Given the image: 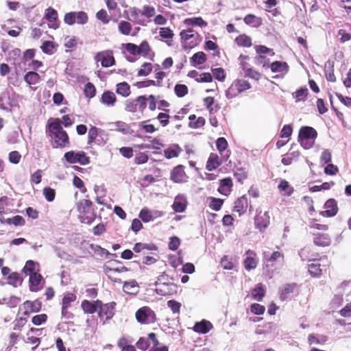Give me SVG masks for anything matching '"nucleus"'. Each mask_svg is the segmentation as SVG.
<instances>
[{
    "label": "nucleus",
    "instance_id": "nucleus-1",
    "mask_svg": "<svg viewBox=\"0 0 351 351\" xmlns=\"http://www.w3.org/2000/svg\"><path fill=\"white\" fill-rule=\"evenodd\" d=\"M45 134L53 148L62 149L70 146L69 134L63 129L60 119H49L45 128Z\"/></svg>",
    "mask_w": 351,
    "mask_h": 351
},
{
    "label": "nucleus",
    "instance_id": "nucleus-2",
    "mask_svg": "<svg viewBox=\"0 0 351 351\" xmlns=\"http://www.w3.org/2000/svg\"><path fill=\"white\" fill-rule=\"evenodd\" d=\"M93 202L90 199L80 200L77 205L81 222L90 224L96 219V213L93 208Z\"/></svg>",
    "mask_w": 351,
    "mask_h": 351
},
{
    "label": "nucleus",
    "instance_id": "nucleus-3",
    "mask_svg": "<svg viewBox=\"0 0 351 351\" xmlns=\"http://www.w3.org/2000/svg\"><path fill=\"white\" fill-rule=\"evenodd\" d=\"M180 42L184 49H191L197 46L202 40L200 34L192 28L180 32Z\"/></svg>",
    "mask_w": 351,
    "mask_h": 351
},
{
    "label": "nucleus",
    "instance_id": "nucleus-4",
    "mask_svg": "<svg viewBox=\"0 0 351 351\" xmlns=\"http://www.w3.org/2000/svg\"><path fill=\"white\" fill-rule=\"evenodd\" d=\"M317 136V131L310 126H302L300 129L298 140L302 147L306 149H311Z\"/></svg>",
    "mask_w": 351,
    "mask_h": 351
},
{
    "label": "nucleus",
    "instance_id": "nucleus-5",
    "mask_svg": "<svg viewBox=\"0 0 351 351\" xmlns=\"http://www.w3.org/2000/svg\"><path fill=\"white\" fill-rule=\"evenodd\" d=\"M251 88L250 82L243 79H237L232 82L226 91V96L228 99H233L243 91Z\"/></svg>",
    "mask_w": 351,
    "mask_h": 351
},
{
    "label": "nucleus",
    "instance_id": "nucleus-6",
    "mask_svg": "<svg viewBox=\"0 0 351 351\" xmlns=\"http://www.w3.org/2000/svg\"><path fill=\"white\" fill-rule=\"evenodd\" d=\"M135 317L141 324H151L155 323L157 320L156 314L147 306L138 308L135 313Z\"/></svg>",
    "mask_w": 351,
    "mask_h": 351
},
{
    "label": "nucleus",
    "instance_id": "nucleus-7",
    "mask_svg": "<svg viewBox=\"0 0 351 351\" xmlns=\"http://www.w3.org/2000/svg\"><path fill=\"white\" fill-rule=\"evenodd\" d=\"M64 23L68 25L77 23L80 25L86 24L88 21V14L84 11L66 12L63 19Z\"/></svg>",
    "mask_w": 351,
    "mask_h": 351
},
{
    "label": "nucleus",
    "instance_id": "nucleus-8",
    "mask_svg": "<svg viewBox=\"0 0 351 351\" xmlns=\"http://www.w3.org/2000/svg\"><path fill=\"white\" fill-rule=\"evenodd\" d=\"M64 158L70 164L79 163L81 165H86L90 163V158L83 152H75L69 151L64 154Z\"/></svg>",
    "mask_w": 351,
    "mask_h": 351
},
{
    "label": "nucleus",
    "instance_id": "nucleus-9",
    "mask_svg": "<svg viewBox=\"0 0 351 351\" xmlns=\"http://www.w3.org/2000/svg\"><path fill=\"white\" fill-rule=\"evenodd\" d=\"M94 60L96 62H100L103 67H110L116 63L113 51L110 49L97 52L94 56Z\"/></svg>",
    "mask_w": 351,
    "mask_h": 351
},
{
    "label": "nucleus",
    "instance_id": "nucleus-10",
    "mask_svg": "<svg viewBox=\"0 0 351 351\" xmlns=\"http://www.w3.org/2000/svg\"><path fill=\"white\" fill-rule=\"evenodd\" d=\"M117 304L115 302L104 304L101 300V304H98L97 314L100 319L108 320L114 315V308Z\"/></svg>",
    "mask_w": 351,
    "mask_h": 351
},
{
    "label": "nucleus",
    "instance_id": "nucleus-11",
    "mask_svg": "<svg viewBox=\"0 0 351 351\" xmlns=\"http://www.w3.org/2000/svg\"><path fill=\"white\" fill-rule=\"evenodd\" d=\"M170 179L175 183H184L189 180V176L185 172V167L178 165L174 167L171 171Z\"/></svg>",
    "mask_w": 351,
    "mask_h": 351
},
{
    "label": "nucleus",
    "instance_id": "nucleus-12",
    "mask_svg": "<svg viewBox=\"0 0 351 351\" xmlns=\"http://www.w3.org/2000/svg\"><path fill=\"white\" fill-rule=\"evenodd\" d=\"M229 154H226L221 156L220 159L219 156L216 153H210L206 165V169L209 171H213L217 169L223 161H226L229 158Z\"/></svg>",
    "mask_w": 351,
    "mask_h": 351
},
{
    "label": "nucleus",
    "instance_id": "nucleus-13",
    "mask_svg": "<svg viewBox=\"0 0 351 351\" xmlns=\"http://www.w3.org/2000/svg\"><path fill=\"white\" fill-rule=\"evenodd\" d=\"M23 307L25 308L23 315L29 316L30 313H38L41 310L42 302L38 299L34 301L26 300L23 302Z\"/></svg>",
    "mask_w": 351,
    "mask_h": 351
},
{
    "label": "nucleus",
    "instance_id": "nucleus-14",
    "mask_svg": "<svg viewBox=\"0 0 351 351\" xmlns=\"http://www.w3.org/2000/svg\"><path fill=\"white\" fill-rule=\"evenodd\" d=\"M233 181L230 177L219 180L217 191L224 196H228L232 191Z\"/></svg>",
    "mask_w": 351,
    "mask_h": 351
},
{
    "label": "nucleus",
    "instance_id": "nucleus-15",
    "mask_svg": "<svg viewBox=\"0 0 351 351\" xmlns=\"http://www.w3.org/2000/svg\"><path fill=\"white\" fill-rule=\"evenodd\" d=\"M328 263L326 258H321L318 261H314L313 263L308 265V271L312 276L318 277L321 275L323 269H326V265H321L319 262Z\"/></svg>",
    "mask_w": 351,
    "mask_h": 351
},
{
    "label": "nucleus",
    "instance_id": "nucleus-16",
    "mask_svg": "<svg viewBox=\"0 0 351 351\" xmlns=\"http://www.w3.org/2000/svg\"><path fill=\"white\" fill-rule=\"evenodd\" d=\"M247 207L248 199L246 195H244L234 201L232 211L237 213L239 215H241L246 212Z\"/></svg>",
    "mask_w": 351,
    "mask_h": 351
},
{
    "label": "nucleus",
    "instance_id": "nucleus-17",
    "mask_svg": "<svg viewBox=\"0 0 351 351\" xmlns=\"http://www.w3.org/2000/svg\"><path fill=\"white\" fill-rule=\"evenodd\" d=\"M43 280V278L41 274L37 272H33L29 274V290L32 292H37L42 289L40 286L41 282Z\"/></svg>",
    "mask_w": 351,
    "mask_h": 351
},
{
    "label": "nucleus",
    "instance_id": "nucleus-18",
    "mask_svg": "<svg viewBox=\"0 0 351 351\" xmlns=\"http://www.w3.org/2000/svg\"><path fill=\"white\" fill-rule=\"evenodd\" d=\"M324 211L320 212V215L323 217H331L337 213L338 206L336 201L334 199H330L324 204Z\"/></svg>",
    "mask_w": 351,
    "mask_h": 351
},
{
    "label": "nucleus",
    "instance_id": "nucleus-19",
    "mask_svg": "<svg viewBox=\"0 0 351 351\" xmlns=\"http://www.w3.org/2000/svg\"><path fill=\"white\" fill-rule=\"evenodd\" d=\"M187 206V200L184 195H178L172 205L173 210L176 213L184 212Z\"/></svg>",
    "mask_w": 351,
    "mask_h": 351
},
{
    "label": "nucleus",
    "instance_id": "nucleus-20",
    "mask_svg": "<svg viewBox=\"0 0 351 351\" xmlns=\"http://www.w3.org/2000/svg\"><path fill=\"white\" fill-rule=\"evenodd\" d=\"M246 255L247 257L243 262L245 269L248 271L255 269L258 263L256 253L252 250H248L246 252Z\"/></svg>",
    "mask_w": 351,
    "mask_h": 351
},
{
    "label": "nucleus",
    "instance_id": "nucleus-21",
    "mask_svg": "<svg viewBox=\"0 0 351 351\" xmlns=\"http://www.w3.org/2000/svg\"><path fill=\"white\" fill-rule=\"evenodd\" d=\"M101 304V300H97L90 302L88 300H84L81 303V307L83 311L87 314H93L97 312L98 304Z\"/></svg>",
    "mask_w": 351,
    "mask_h": 351
},
{
    "label": "nucleus",
    "instance_id": "nucleus-22",
    "mask_svg": "<svg viewBox=\"0 0 351 351\" xmlns=\"http://www.w3.org/2000/svg\"><path fill=\"white\" fill-rule=\"evenodd\" d=\"M213 328L210 322L202 319L199 322H196L193 327V330L199 334H206Z\"/></svg>",
    "mask_w": 351,
    "mask_h": 351
},
{
    "label": "nucleus",
    "instance_id": "nucleus-23",
    "mask_svg": "<svg viewBox=\"0 0 351 351\" xmlns=\"http://www.w3.org/2000/svg\"><path fill=\"white\" fill-rule=\"evenodd\" d=\"M147 337L152 342V346L149 351H169L167 346L159 342L154 332L149 333Z\"/></svg>",
    "mask_w": 351,
    "mask_h": 351
},
{
    "label": "nucleus",
    "instance_id": "nucleus-24",
    "mask_svg": "<svg viewBox=\"0 0 351 351\" xmlns=\"http://www.w3.org/2000/svg\"><path fill=\"white\" fill-rule=\"evenodd\" d=\"M45 18L48 22L52 23L53 28L57 29L58 27V24H57L58 14L54 8L51 7L47 8L45 12Z\"/></svg>",
    "mask_w": 351,
    "mask_h": 351
},
{
    "label": "nucleus",
    "instance_id": "nucleus-25",
    "mask_svg": "<svg viewBox=\"0 0 351 351\" xmlns=\"http://www.w3.org/2000/svg\"><path fill=\"white\" fill-rule=\"evenodd\" d=\"M100 101L107 106L112 107L117 102L115 94L110 90H106L101 95Z\"/></svg>",
    "mask_w": 351,
    "mask_h": 351
},
{
    "label": "nucleus",
    "instance_id": "nucleus-26",
    "mask_svg": "<svg viewBox=\"0 0 351 351\" xmlns=\"http://www.w3.org/2000/svg\"><path fill=\"white\" fill-rule=\"evenodd\" d=\"M169 276L165 273V271H162L161 274L158 277L157 281L156 282V291L160 295H167L169 294L168 291H164L162 288H160L159 286L161 285H169Z\"/></svg>",
    "mask_w": 351,
    "mask_h": 351
},
{
    "label": "nucleus",
    "instance_id": "nucleus-27",
    "mask_svg": "<svg viewBox=\"0 0 351 351\" xmlns=\"http://www.w3.org/2000/svg\"><path fill=\"white\" fill-rule=\"evenodd\" d=\"M313 241L316 245L325 247L329 245L331 241L328 234L318 233L314 235Z\"/></svg>",
    "mask_w": 351,
    "mask_h": 351
},
{
    "label": "nucleus",
    "instance_id": "nucleus-28",
    "mask_svg": "<svg viewBox=\"0 0 351 351\" xmlns=\"http://www.w3.org/2000/svg\"><path fill=\"white\" fill-rule=\"evenodd\" d=\"M183 23L186 26H199L203 27L208 25V23L200 16L186 19L184 20Z\"/></svg>",
    "mask_w": 351,
    "mask_h": 351
},
{
    "label": "nucleus",
    "instance_id": "nucleus-29",
    "mask_svg": "<svg viewBox=\"0 0 351 351\" xmlns=\"http://www.w3.org/2000/svg\"><path fill=\"white\" fill-rule=\"evenodd\" d=\"M116 93L123 97H127L131 94L130 86L126 82L118 83L116 86Z\"/></svg>",
    "mask_w": 351,
    "mask_h": 351
},
{
    "label": "nucleus",
    "instance_id": "nucleus-30",
    "mask_svg": "<svg viewBox=\"0 0 351 351\" xmlns=\"http://www.w3.org/2000/svg\"><path fill=\"white\" fill-rule=\"evenodd\" d=\"M123 291L127 294H136L138 291V285L136 280L125 282L123 286Z\"/></svg>",
    "mask_w": 351,
    "mask_h": 351
},
{
    "label": "nucleus",
    "instance_id": "nucleus-31",
    "mask_svg": "<svg viewBox=\"0 0 351 351\" xmlns=\"http://www.w3.org/2000/svg\"><path fill=\"white\" fill-rule=\"evenodd\" d=\"M189 119L190 121L189 126L194 129L202 128L206 123L205 119L204 117H199L197 118L195 114H191L189 117Z\"/></svg>",
    "mask_w": 351,
    "mask_h": 351
},
{
    "label": "nucleus",
    "instance_id": "nucleus-32",
    "mask_svg": "<svg viewBox=\"0 0 351 351\" xmlns=\"http://www.w3.org/2000/svg\"><path fill=\"white\" fill-rule=\"evenodd\" d=\"M167 73L162 71L159 64L156 65L154 69V77L156 79L155 84L156 86L160 87L162 86V81L165 77H167Z\"/></svg>",
    "mask_w": 351,
    "mask_h": 351
},
{
    "label": "nucleus",
    "instance_id": "nucleus-33",
    "mask_svg": "<svg viewBox=\"0 0 351 351\" xmlns=\"http://www.w3.org/2000/svg\"><path fill=\"white\" fill-rule=\"evenodd\" d=\"M215 104V99L213 97H206L204 99V105L206 106V109L209 111L210 114H214L217 112L220 107L218 104Z\"/></svg>",
    "mask_w": 351,
    "mask_h": 351
},
{
    "label": "nucleus",
    "instance_id": "nucleus-34",
    "mask_svg": "<svg viewBox=\"0 0 351 351\" xmlns=\"http://www.w3.org/2000/svg\"><path fill=\"white\" fill-rule=\"evenodd\" d=\"M256 53L259 55L258 56V60L261 62H263V66H265V62L264 61L265 59V54L269 53L271 56H273L274 53L272 51L271 49L267 48L265 46L263 45H259L256 47Z\"/></svg>",
    "mask_w": 351,
    "mask_h": 351
},
{
    "label": "nucleus",
    "instance_id": "nucleus-35",
    "mask_svg": "<svg viewBox=\"0 0 351 351\" xmlns=\"http://www.w3.org/2000/svg\"><path fill=\"white\" fill-rule=\"evenodd\" d=\"M57 45H56L53 42L46 40L44 41L40 46V49L43 53L49 55L53 54L56 51Z\"/></svg>",
    "mask_w": 351,
    "mask_h": 351
},
{
    "label": "nucleus",
    "instance_id": "nucleus-36",
    "mask_svg": "<svg viewBox=\"0 0 351 351\" xmlns=\"http://www.w3.org/2000/svg\"><path fill=\"white\" fill-rule=\"evenodd\" d=\"M40 75L34 71H29L24 76V80L29 85L36 84L40 81Z\"/></svg>",
    "mask_w": 351,
    "mask_h": 351
},
{
    "label": "nucleus",
    "instance_id": "nucleus-37",
    "mask_svg": "<svg viewBox=\"0 0 351 351\" xmlns=\"http://www.w3.org/2000/svg\"><path fill=\"white\" fill-rule=\"evenodd\" d=\"M207 60L206 55L203 51H198L193 55L190 58L191 62L193 65L202 64Z\"/></svg>",
    "mask_w": 351,
    "mask_h": 351
},
{
    "label": "nucleus",
    "instance_id": "nucleus-38",
    "mask_svg": "<svg viewBox=\"0 0 351 351\" xmlns=\"http://www.w3.org/2000/svg\"><path fill=\"white\" fill-rule=\"evenodd\" d=\"M235 43L237 45L243 47H249L252 45V40L250 36H246L245 34H241L238 36L235 40Z\"/></svg>",
    "mask_w": 351,
    "mask_h": 351
},
{
    "label": "nucleus",
    "instance_id": "nucleus-39",
    "mask_svg": "<svg viewBox=\"0 0 351 351\" xmlns=\"http://www.w3.org/2000/svg\"><path fill=\"white\" fill-rule=\"evenodd\" d=\"M209 200L208 207L215 211L220 210L224 203L223 199L214 197H209Z\"/></svg>",
    "mask_w": 351,
    "mask_h": 351
},
{
    "label": "nucleus",
    "instance_id": "nucleus-40",
    "mask_svg": "<svg viewBox=\"0 0 351 351\" xmlns=\"http://www.w3.org/2000/svg\"><path fill=\"white\" fill-rule=\"evenodd\" d=\"M128 271V269L125 267V266H123L122 267H121L120 269L119 268H115V269H111V268H109L106 270V274L108 276V278L113 282H118V283H121V279L119 278H114V274L116 273V272H123V271Z\"/></svg>",
    "mask_w": 351,
    "mask_h": 351
},
{
    "label": "nucleus",
    "instance_id": "nucleus-41",
    "mask_svg": "<svg viewBox=\"0 0 351 351\" xmlns=\"http://www.w3.org/2000/svg\"><path fill=\"white\" fill-rule=\"evenodd\" d=\"M8 283L10 285H12L15 287L21 285L22 278H21V275L18 272H12L11 273L7 278Z\"/></svg>",
    "mask_w": 351,
    "mask_h": 351
},
{
    "label": "nucleus",
    "instance_id": "nucleus-42",
    "mask_svg": "<svg viewBox=\"0 0 351 351\" xmlns=\"http://www.w3.org/2000/svg\"><path fill=\"white\" fill-rule=\"evenodd\" d=\"M265 291L262 284H258L257 286L252 291V298L258 301H261L264 297Z\"/></svg>",
    "mask_w": 351,
    "mask_h": 351
},
{
    "label": "nucleus",
    "instance_id": "nucleus-43",
    "mask_svg": "<svg viewBox=\"0 0 351 351\" xmlns=\"http://www.w3.org/2000/svg\"><path fill=\"white\" fill-rule=\"evenodd\" d=\"M156 250V247L154 244L149 243H136L134 247L133 250L136 253H139L143 250Z\"/></svg>",
    "mask_w": 351,
    "mask_h": 351
},
{
    "label": "nucleus",
    "instance_id": "nucleus-44",
    "mask_svg": "<svg viewBox=\"0 0 351 351\" xmlns=\"http://www.w3.org/2000/svg\"><path fill=\"white\" fill-rule=\"evenodd\" d=\"M308 94V89L307 88H301L300 89L296 90L295 92L293 93L292 95L293 97L295 99L296 102L298 101H304L306 99V96Z\"/></svg>",
    "mask_w": 351,
    "mask_h": 351
},
{
    "label": "nucleus",
    "instance_id": "nucleus-45",
    "mask_svg": "<svg viewBox=\"0 0 351 351\" xmlns=\"http://www.w3.org/2000/svg\"><path fill=\"white\" fill-rule=\"evenodd\" d=\"M132 25L130 23L125 21H121L119 22L118 25V29L120 33H121L123 35H129L130 34V32L132 31Z\"/></svg>",
    "mask_w": 351,
    "mask_h": 351
},
{
    "label": "nucleus",
    "instance_id": "nucleus-46",
    "mask_svg": "<svg viewBox=\"0 0 351 351\" xmlns=\"http://www.w3.org/2000/svg\"><path fill=\"white\" fill-rule=\"evenodd\" d=\"M5 223L8 225H14L15 226H22L25 223L24 218L21 215H16L11 218H8Z\"/></svg>",
    "mask_w": 351,
    "mask_h": 351
},
{
    "label": "nucleus",
    "instance_id": "nucleus-47",
    "mask_svg": "<svg viewBox=\"0 0 351 351\" xmlns=\"http://www.w3.org/2000/svg\"><path fill=\"white\" fill-rule=\"evenodd\" d=\"M153 66L150 62H144L138 71V76H147L151 73Z\"/></svg>",
    "mask_w": 351,
    "mask_h": 351
},
{
    "label": "nucleus",
    "instance_id": "nucleus-48",
    "mask_svg": "<svg viewBox=\"0 0 351 351\" xmlns=\"http://www.w3.org/2000/svg\"><path fill=\"white\" fill-rule=\"evenodd\" d=\"M78 44V38L75 36H66L64 39V46L66 49H72L77 47Z\"/></svg>",
    "mask_w": 351,
    "mask_h": 351
},
{
    "label": "nucleus",
    "instance_id": "nucleus-49",
    "mask_svg": "<svg viewBox=\"0 0 351 351\" xmlns=\"http://www.w3.org/2000/svg\"><path fill=\"white\" fill-rule=\"evenodd\" d=\"M27 319L25 317H19L14 319L13 322V330L15 332L21 333L23 327L27 323Z\"/></svg>",
    "mask_w": 351,
    "mask_h": 351
},
{
    "label": "nucleus",
    "instance_id": "nucleus-50",
    "mask_svg": "<svg viewBox=\"0 0 351 351\" xmlns=\"http://www.w3.org/2000/svg\"><path fill=\"white\" fill-rule=\"evenodd\" d=\"M175 94L178 97H183L188 94L189 88L185 84H176L174 87Z\"/></svg>",
    "mask_w": 351,
    "mask_h": 351
},
{
    "label": "nucleus",
    "instance_id": "nucleus-51",
    "mask_svg": "<svg viewBox=\"0 0 351 351\" xmlns=\"http://www.w3.org/2000/svg\"><path fill=\"white\" fill-rule=\"evenodd\" d=\"M84 95L88 98H93L95 96L96 88L93 84L88 82L84 87Z\"/></svg>",
    "mask_w": 351,
    "mask_h": 351
},
{
    "label": "nucleus",
    "instance_id": "nucleus-52",
    "mask_svg": "<svg viewBox=\"0 0 351 351\" xmlns=\"http://www.w3.org/2000/svg\"><path fill=\"white\" fill-rule=\"evenodd\" d=\"M254 223L256 228L262 231L268 226L269 221L265 219L262 216H256Z\"/></svg>",
    "mask_w": 351,
    "mask_h": 351
},
{
    "label": "nucleus",
    "instance_id": "nucleus-53",
    "mask_svg": "<svg viewBox=\"0 0 351 351\" xmlns=\"http://www.w3.org/2000/svg\"><path fill=\"white\" fill-rule=\"evenodd\" d=\"M76 295L73 293H66L62 300V306H71V303L76 300Z\"/></svg>",
    "mask_w": 351,
    "mask_h": 351
},
{
    "label": "nucleus",
    "instance_id": "nucleus-54",
    "mask_svg": "<svg viewBox=\"0 0 351 351\" xmlns=\"http://www.w3.org/2000/svg\"><path fill=\"white\" fill-rule=\"evenodd\" d=\"M136 102L138 110L141 112H143L147 106V97L145 95L137 97L134 99Z\"/></svg>",
    "mask_w": 351,
    "mask_h": 351
},
{
    "label": "nucleus",
    "instance_id": "nucleus-55",
    "mask_svg": "<svg viewBox=\"0 0 351 351\" xmlns=\"http://www.w3.org/2000/svg\"><path fill=\"white\" fill-rule=\"evenodd\" d=\"M138 48V55H142L143 56H147L149 51H151V47L147 40H143L139 46Z\"/></svg>",
    "mask_w": 351,
    "mask_h": 351
},
{
    "label": "nucleus",
    "instance_id": "nucleus-56",
    "mask_svg": "<svg viewBox=\"0 0 351 351\" xmlns=\"http://www.w3.org/2000/svg\"><path fill=\"white\" fill-rule=\"evenodd\" d=\"M99 129L95 126H92L88 133V144L92 145L94 143L98 136Z\"/></svg>",
    "mask_w": 351,
    "mask_h": 351
},
{
    "label": "nucleus",
    "instance_id": "nucleus-57",
    "mask_svg": "<svg viewBox=\"0 0 351 351\" xmlns=\"http://www.w3.org/2000/svg\"><path fill=\"white\" fill-rule=\"evenodd\" d=\"M180 149L177 147L176 149L169 147L164 151V155L166 158L171 159L173 158H177L179 156Z\"/></svg>",
    "mask_w": 351,
    "mask_h": 351
},
{
    "label": "nucleus",
    "instance_id": "nucleus-58",
    "mask_svg": "<svg viewBox=\"0 0 351 351\" xmlns=\"http://www.w3.org/2000/svg\"><path fill=\"white\" fill-rule=\"evenodd\" d=\"M234 176L239 182H243L247 178V171L245 169L239 168L234 172Z\"/></svg>",
    "mask_w": 351,
    "mask_h": 351
},
{
    "label": "nucleus",
    "instance_id": "nucleus-59",
    "mask_svg": "<svg viewBox=\"0 0 351 351\" xmlns=\"http://www.w3.org/2000/svg\"><path fill=\"white\" fill-rule=\"evenodd\" d=\"M48 316L45 313L34 315L32 318V322L36 326H40L47 321Z\"/></svg>",
    "mask_w": 351,
    "mask_h": 351
},
{
    "label": "nucleus",
    "instance_id": "nucleus-60",
    "mask_svg": "<svg viewBox=\"0 0 351 351\" xmlns=\"http://www.w3.org/2000/svg\"><path fill=\"white\" fill-rule=\"evenodd\" d=\"M43 195L48 202H53L56 197V191L49 186L45 187L43 189Z\"/></svg>",
    "mask_w": 351,
    "mask_h": 351
},
{
    "label": "nucleus",
    "instance_id": "nucleus-61",
    "mask_svg": "<svg viewBox=\"0 0 351 351\" xmlns=\"http://www.w3.org/2000/svg\"><path fill=\"white\" fill-rule=\"evenodd\" d=\"M138 216L144 222H149L153 221L154 219L152 215V213L147 208L142 209Z\"/></svg>",
    "mask_w": 351,
    "mask_h": 351
},
{
    "label": "nucleus",
    "instance_id": "nucleus-62",
    "mask_svg": "<svg viewBox=\"0 0 351 351\" xmlns=\"http://www.w3.org/2000/svg\"><path fill=\"white\" fill-rule=\"evenodd\" d=\"M125 110L129 112H136L138 111L136 102L134 99H128L125 101Z\"/></svg>",
    "mask_w": 351,
    "mask_h": 351
},
{
    "label": "nucleus",
    "instance_id": "nucleus-63",
    "mask_svg": "<svg viewBox=\"0 0 351 351\" xmlns=\"http://www.w3.org/2000/svg\"><path fill=\"white\" fill-rule=\"evenodd\" d=\"M212 73L214 77L220 82L224 81L226 77V74L223 68L213 69H212Z\"/></svg>",
    "mask_w": 351,
    "mask_h": 351
},
{
    "label": "nucleus",
    "instance_id": "nucleus-64",
    "mask_svg": "<svg viewBox=\"0 0 351 351\" xmlns=\"http://www.w3.org/2000/svg\"><path fill=\"white\" fill-rule=\"evenodd\" d=\"M216 146L219 153L222 155L223 152L228 147V142L225 138L219 137L216 141Z\"/></svg>",
    "mask_w": 351,
    "mask_h": 351
}]
</instances>
